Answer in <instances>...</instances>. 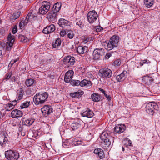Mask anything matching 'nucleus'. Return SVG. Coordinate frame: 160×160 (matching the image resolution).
Listing matches in <instances>:
<instances>
[{
    "mask_svg": "<svg viewBox=\"0 0 160 160\" xmlns=\"http://www.w3.org/2000/svg\"><path fill=\"white\" fill-rule=\"evenodd\" d=\"M111 133V132L105 131L103 132L100 135V138L103 141L102 144L104 149H107L111 144V140L112 138Z\"/></svg>",
    "mask_w": 160,
    "mask_h": 160,
    "instance_id": "nucleus-1",
    "label": "nucleus"
},
{
    "mask_svg": "<svg viewBox=\"0 0 160 160\" xmlns=\"http://www.w3.org/2000/svg\"><path fill=\"white\" fill-rule=\"evenodd\" d=\"M48 97V95L47 92H39L34 96L33 102L36 105H41L46 101Z\"/></svg>",
    "mask_w": 160,
    "mask_h": 160,
    "instance_id": "nucleus-2",
    "label": "nucleus"
},
{
    "mask_svg": "<svg viewBox=\"0 0 160 160\" xmlns=\"http://www.w3.org/2000/svg\"><path fill=\"white\" fill-rule=\"evenodd\" d=\"M4 154L6 158L8 160H17L20 156L19 153L14 150H8L5 151Z\"/></svg>",
    "mask_w": 160,
    "mask_h": 160,
    "instance_id": "nucleus-3",
    "label": "nucleus"
},
{
    "mask_svg": "<svg viewBox=\"0 0 160 160\" xmlns=\"http://www.w3.org/2000/svg\"><path fill=\"white\" fill-rule=\"evenodd\" d=\"M98 74L100 77L105 78H110L112 75V71L108 68H102L99 70Z\"/></svg>",
    "mask_w": 160,
    "mask_h": 160,
    "instance_id": "nucleus-4",
    "label": "nucleus"
},
{
    "mask_svg": "<svg viewBox=\"0 0 160 160\" xmlns=\"http://www.w3.org/2000/svg\"><path fill=\"white\" fill-rule=\"evenodd\" d=\"M158 105L154 102H150L147 104L145 108L147 113L151 115L153 114L154 110H158Z\"/></svg>",
    "mask_w": 160,
    "mask_h": 160,
    "instance_id": "nucleus-5",
    "label": "nucleus"
},
{
    "mask_svg": "<svg viewBox=\"0 0 160 160\" xmlns=\"http://www.w3.org/2000/svg\"><path fill=\"white\" fill-rule=\"evenodd\" d=\"M75 58L73 56H68L65 57L63 59V64L66 68L70 67L73 65L75 61Z\"/></svg>",
    "mask_w": 160,
    "mask_h": 160,
    "instance_id": "nucleus-6",
    "label": "nucleus"
},
{
    "mask_svg": "<svg viewBox=\"0 0 160 160\" xmlns=\"http://www.w3.org/2000/svg\"><path fill=\"white\" fill-rule=\"evenodd\" d=\"M50 7V3L49 2L47 1L43 2L39 8V13L42 15L45 14L49 10Z\"/></svg>",
    "mask_w": 160,
    "mask_h": 160,
    "instance_id": "nucleus-7",
    "label": "nucleus"
},
{
    "mask_svg": "<svg viewBox=\"0 0 160 160\" xmlns=\"http://www.w3.org/2000/svg\"><path fill=\"white\" fill-rule=\"evenodd\" d=\"M98 16L95 10H93L89 11L87 15L88 22L90 23H92L95 22L97 19Z\"/></svg>",
    "mask_w": 160,
    "mask_h": 160,
    "instance_id": "nucleus-8",
    "label": "nucleus"
},
{
    "mask_svg": "<svg viewBox=\"0 0 160 160\" xmlns=\"http://www.w3.org/2000/svg\"><path fill=\"white\" fill-rule=\"evenodd\" d=\"M105 53L104 49L102 48H96L94 50L92 55L94 60H98L100 58L101 56L104 55Z\"/></svg>",
    "mask_w": 160,
    "mask_h": 160,
    "instance_id": "nucleus-9",
    "label": "nucleus"
},
{
    "mask_svg": "<svg viewBox=\"0 0 160 160\" xmlns=\"http://www.w3.org/2000/svg\"><path fill=\"white\" fill-rule=\"evenodd\" d=\"M15 36L11 34L10 33L7 38V40L8 41L7 43L6 50L7 51H10L11 50V48L13 45V43L15 41Z\"/></svg>",
    "mask_w": 160,
    "mask_h": 160,
    "instance_id": "nucleus-10",
    "label": "nucleus"
},
{
    "mask_svg": "<svg viewBox=\"0 0 160 160\" xmlns=\"http://www.w3.org/2000/svg\"><path fill=\"white\" fill-rule=\"evenodd\" d=\"M41 110L43 114L47 117L46 115H49L52 112L53 109L51 106L45 105L41 109Z\"/></svg>",
    "mask_w": 160,
    "mask_h": 160,
    "instance_id": "nucleus-11",
    "label": "nucleus"
},
{
    "mask_svg": "<svg viewBox=\"0 0 160 160\" xmlns=\"http://www.w3.org/2000/svg\"><path fill=\"white\" fill-rule=\"evenodd\" d=\"M125 128L126 127L124 125L118 124L114 128V132L115 133L120 134L124 131Z\"/></svg>",
    "mask_w": 160,
    "mask_h": 160,
    "instance_id": "nucleus-12",
    "label": "nucleus"
},
{
    "mask_svg": "<svg viewBox=\"0 0 160 160\" xmlns=\"http://www.w3.org/2000/svg\"><path fill=\"white\" fill-rule=\"evenodd\" d=\"M74 72L72 70H69L65 74L64 80L66 82H69L72 79L73 76Z\"/></svg>",
    "mask_w": 160,
    "mask_h": 160,
    "instance_id": "nucleus-13",
    "label": "nucleus"
},
{
    "mask_svg": "<svg viewBox=\"0 0 160 160\" xmlns=\"http://www.w3.org/2000/svg\"><path fill=\"white\" fill-rule=\"evenodd\" d=\"M55 30V27L54 25L51 24L47 26L43 30V32L45 34H48L52 32Z\"/></svg>",
    "mask_w": 160,
    "mask_h": 160,
    "instance_id": "nucleus-14",
    "label": "nucleus"
},
{
    "mask_svg": "<svg viewBox=\"0 0 160 160\" xmlns=\"http://www.w3.org/2000/svg\"><path fill=\"white\" fill-rule=\"evenodd\" d=\"M127 73L128 72L126 71H123L120 74L116 76V80L118 82L123 81L126 78Z\"/></svg>",
    "mask_w": 160,
    "mask_h": 160,
    "instance_id": "nucleus-15",
    "label": "nucleus"
},
{
    "mask_svg": "<svg viewBox=\"0 0 160 160\" xmlns=\"http://www.w3.org/2000/svg\"><path fill=\"white\" fill-rule=\"evenodd\" d=\"M48 19L50 21H55L57 17V13L50 10L48 14Z\"/></svg>",
    "mask_w": 160,
    "mask_h": 160,
    "instance_id": "nucleus-16",
    "label": "nucleus"
},
{
    "mask_svg": "<svg viewBox=\"0 0 160 160\" xmlns=\"http://www.w3.org/2000/svg\"><path fill=\"white\" fill-rule=\"evenodd\" d=\"M81 114L82 116L86 117L89 118L92 117L94 115L93 112L88 108Z\"/></svg>",
    "mask_w": 160,
    "mask_h": 160,
    "instance_id": "nucleus-17",
    "label": "nucleus"
},
{
    "mask_svg": "<svg viewBox=\"0 0 160 160\" xmlns=\"http://www.w3.org/2000/svg\"><path fill=\"white\" fill-rule=\"evenodd\" d=\"M102 46L107 50H111L115 47L110 40L104 42L102 43Z\"/></svg>",
    "mask_w": 160,
    "mask_h": 160,
    "instance_id": "nucleus-18",
    "label": "nucleus"
},
{
    "mask_svg": "<svg viewBox=\"0 0 160 160\" xmlns=\"http://www.w3.org/2000/svg\"><path fill=\"white\" fill-rule=\"evenodd\" d=\"M22 115V112L20 110L17 109L13 110L11 113V116L13 118L21 117Z\"/></svg>",
    "mask_w": 160,
    "mask_h": 160,
    "instance_id": "nucleus-19",
    "label": "nucleus"
},
{
    "mask_svg": "<svg viewBox=\"0 0 160 160\" xmlns=\"http://www.w3.org/2000/svg\"><path fill=\"white\" fill-rule=\"evenodd\" d=\"M58 23L59 26L62 28H64L65 26L70 25V23L69 21L63 18L60 19L59 20Z\"/></svg>",
    "mask_w": 160,
    "mask_h": 160,
    "instance_id": "nucleus-20",
    "label": "nucleus"
},
{
    "mask_svg": "<svg viewBox=\"0 0 160 160\" xmlns=\"http://www.w3.org/2000/svg\"><path fill=\"white\" fill-rule=\"evenodd\" d=\"M8 141L7 138L4 135L0 136V144L2 147H5Z\"/></svg>",
    "mask_w": 160,
    "mask_h": 160,
    "instance_id": "nucleus-21",
    "label": "nucleus"
},
{
    "mask_svg": "<svg viewBox=\"0 0 160 160\" xmlns=\"http://www.w3.org/2000/svg\"><path fill=\"white\" fill-rule=\"evenodd\" d=\"M119 37L116 35L112 36L110 39V41L115 47H117L119 42Z\"/></svg>",
    "mask_w": 160,
    "mask_h": 160,
    "instance_id": "nucleus-22",
    "label": "nucleus"
},
{
    "mask_svg": "<svg viewBox=\"0 0 160 160\" xmlns=\"http://www.w3.org/2000/svg\"><path fill=\"white\" fill-rule=\"evenodd\" d=\"M92 85V82L90 80H87L86 79H84L81 81H80V86L81 87L85 86L87 87H91Z\"/></svg>",
    "mask_w": 160,
    "mask_h": 160,
    "instance_id": "nucleus-23",
    "label": "nucleus"
},
{
    "mask_svg": "<svg viewBox=\"0 0 160 160\" xmlns=\"http://www.w3.org/2000/svg\"><path fill=\"white\" fill-rule=\"evenodd\" d=\"M88 50V48L86 46H79L77 48V51L78 53L83 54L86 52Z\"/></svg>",
    "mask_w": 160,
    "mask_h": 160,
    "instance_id": "nucleus-24",
    "label": "nucleus"
},
{
    "mask_svg": "<svg viewBox=\"0 0 160 160\" xmlns=\"http://www.w3.org/2000/svg\"><path fill=\"white\" fill-rule=\"evenodd\" d=\"M61 7V2H58L55 3L53 6L52 8L51 9V10L58 13Z\"/></svg>",
    "mask_w": 160,
    "mask_h": 160,
    "instance_id": "nucleus-25",
    "label": "nucleus"
},
{
    "mask_svg": "<svg viewBox=\"0 0 160 160\" xmlns=\"http://www.w3.org/2000/svg\"><path fill=\"white\" fill-rule=\"evenodd\" d=\"M83 94V91L79 90L77 92L70 93V95L72 97L78 98L81 97Z\"/></svg>",
    "mask_w": 160,
    "mask_h": 160,
    "instance_id": "nucleus-26",
    "label": "nucleus"
},
{
    "mask_svg": "<svg viewBox=\"0 0 160 160\" xmlns=\"http://www.w3.org/2000/svg\"><path fill=\"white\" fill-rule=\"evenodd\" d=\"M34 120V119L31 118L26 119H23L22 120L23 124L26 126H29L33 123Z\"/></svg>",
    "mask_w": 160,
    "mask_h": 160,
    "instance_id": "nucleus-27",
    "label": "nucleus"
},
{
    "mask_svg": "<svg viewBox=\"0 0 160 160\" xmlns=\"http://www.w3.org/2000/svg\"><path fill=\"white\" fill-rule=\"evenodd\" d=\"M23 93V90L21 88H20L19 92L17 94L18 97L16 98V99L15 100L16 102H19V101L22 99L23 96L24 95Z\"/></svg>",
    "mask_w": 160,
    "mask_h": 160,
    "instance_id": "nucleus-28",
    "label": "nucleus"
},
{
    "mask_svg": "<svg viewBox=\"0 0 160 160\" xmlns=\"http://www.w3.org/2000/svg\"><path fill=\"white\" fill-rule=\"evenodd\" d=\"M91 98L92 101L95 102H98L101 99L100 96L98 93H94L91 95Z\"/></svg>",
    "mask_w": 160,
    "mask_h": 160,
    "instance_id": "nucleus-29",
    "label": "nucleus"
},
{
    "mask_svg": "<svg viewBox=\"0 0 160 160\" xmlns=\"http://www.w3.org/2000/svg\"><path fill=\"white\" fill-rule=\"evenodd\" d=\"M154 0H144V4L148 8L151 7L154 4Z\"/></svg>",
    "mask_w": 160,
    "mask_h": 160,
    "instance_id": "nucleus-30",
    "label": "nucleus"
},
{
    "mask_svg": "<svg viewBox=\"0 0 160 160\" xmlns=\"http://www.w3.org/2000/svg\"><path fill=\"white\" fill-rule=\"evenodd\" d=\"M143 80L145 82L148 84H151L153 81V79L152 77L148 76H144Z\"/></svg>",
    "mask_w": 160,
    "mask_h": 160,
    "instance_id": "nucleus-31",
    "label": "nucleus"
},
{
    "mask_svg": "<svg viewBox=\"0 0 160 160\" xmlns=\"http://www.w3.org/2000/svg\"><path fill=\"white\" fill-rule=\"evenodd\" d=\"M61 41L60 38H57L55 40V42L52 43V46L53 48H57L61 45Z\"/></svg>",
    "mask_w": 160,
    "mask_h": 160,
    "instance_id": "nucleus-32",
    "label": "nucleus"
},
{
    "mask_svg": "<svg viewBox=\"0 0 160 160\" xmlns=\"http://www.w3.org/2000/svg\"><path fill=\"white\" fill-rule=\"evenodd\" d=\"M35 82V81L33 79H28L26 80L25 83L28 87H30Z\"/></svg>",
    "mask_w": 160,
    "mask_h": 160,
    "instance_id": "nucleus-33",
    "label": "nucleus"
},
{
    "mask_svg": "<svg viewBox=\"0 0 160 160\" xmlns=\"http://www.w3.org/2000/svg\"><path fill=\"white\" fill-rule=\"evenodd\" d=\"M21 12L18 11L14 13L12 16L10 17V19L11 20H15L18 18L20 16Z\"/></svg>",
    "mask_w": 160,
    "mask_h": 160,
    "instance_id": "nucleus-34",
    "label": "nucleus"
},
{
    "mask_svg": "<svg viewBox=\"0 0 160 160\" xmlns=\"http://www.w3.org/2000/svg\"><path fill=\"white\" fill-rule=\"evenodd\" d=\"M18 102H16L15 100L13 101L12 102V103H9L8 104L7 107V109L8 111H10L13 109L14 107V106Z\"/></svg>",
    "mask_w": 160,
    "mask_h": 160,
    "instance_id": "nucleus-35",
    "label": "nucleus"
},
{
    "mask_svg": "<svg viewBox=\"0 0 160 160\" xmlns=\"http://www.w3.org/2000/svg\"><path fill=\"white\" fill-rule=\"evenodd\" d=\"M151 63V62L148 59H144L141 60L139 64L141 67L143 66L145 64H146L149 66Z\"/></svg>",
    "mask_w": 160,
    "mask_h": 160,
    "instance_id": "nucleus-36",
    "label": "nucleus"
},
{
    "mask_svg": "<svg viewBox=\"0 0 160 160\" xmlns=\"http://www.w3.org/2000/svg\"><path fill=\"white\" fill-rule=\"evenodd\" d=\"M80 126V125L78 122L72 123L71 125V127L73 130L77 129Z\"/></svg>",
    "mask_w": 160,
    "mask_h": 160,
    "instance_id": "nucleus-37",
    "label": "nucleus"
},
{
    "mask_svg": "<svg viewBox=\"0 0 160 160\" xmlns=\"http://www.w3.org/2000/svg\"><path fill=\"white\" fill-rule=\"evenodd\" d=\"M34 17L35 16L33 14H32V13H29L26 16L25 20H27L28 23L31 20L34 18Z\"/></svg>",
    "mask_w": 160,
    "mask_h": 160,
    "instance_id": "nucleus-38",
    "label": "nucleus"
},
{
    "mask_svg": "<svg viewBox=\"0 0 160 160\" xmlns=\"http://www.w3.org/2000/svg\"><path fill=\"white\" fill-rule=\"evenodd\" d=\"M70 84L73 86H80V81L77 80H72L70 82Z\"/></svg>",
    "mask_w": 160,
    "mask_h": 160,
    "instance_id": "nucleus-39",
    "label": "nucleus"
},
{
    "mask_svg": "<svg viewBox=\"0 0 160 160\" xmlns=\"http://www.w3.org/2000/svg\"><path fill=\"white\" fill-rule=\"evenodd\" d=\"M67 35L68 38L70 39H72L74 35L73 32L71 30H67Z\"/></svg>",
    "mask_w": 160,
    "mask_h": 160,
    "instance_id": "nucleus-40",
    "label": "nucleus"
},
{
    "mask_svg": "<svg viewBox=\"0 0 160 160\" xmlns=\"http://www.w3.org/2000/svg\"><path fill=\"white\" fill-rule=\"evenodd\" d=\"M18 38L21 39V42H22L24 43L28 41V38L22 35H18Z\"/></svg>",
    "mask_w": 160,
    "mask_h": 160,
    "instance_id": "nucleus-41",
    "label": "nucleus"
},
{
    "mask_svg": "<svg viewBox=\"0 0 160 160\" xmlns=\"http://www.w3.org/2000/svg\"><path fill=\"white\" fill-rule=\"evenodd\" d=\"M28 23L27 20H26L25 19L23 21H21L19 23L20 28L21 29H22L24 27L27 25Z\"/></svg>",
    "mask_w": 160,
    "mask_h": 160,
    "instance_id": "nucleus-42",
    "label": "nucleus"
},
{
    "mask_svg": "<svg viewBox=\"0 0 160 160\" xmlns=\"http://www.w3.org/2000/svg\"><path fill=\"white\" fill-rule=\"evenodd\" d=\"M76 25H78L80 28H82L84 26V23L81 20L78 21L76 22Z\"/></svg>",
    "mask_w": 160,
    "mask_h": 160,
    "instance_id": "nucleus-43",
    "label": "nucleus"
},
{
    "mask_svg": "<svg viewBox=\"0 0 160 160\" xmlns=\"http://www.w3.org/2000/svg\"><path fill=\"white\" fill-rule=\"evenodd\" d=\"M121 64V60L119 59H117L115 60L112 63V65L115 67L120 66Z\"/></svg>",
    "mask_w": 160,
    "mask_h": 160,
    "instance_id": "nucleus-44",
    "label": "nucleus"
},
{
    "mask_svg": "<svg viewBox=\"0 0 160 160\" xmlns=\"http://www.w3.org/2000/svg\"><path fill=\"white\" fill-rule=\"evenodd\" d=\"M30 103V101L26 102H24L22 103V105L21 106V107L22 108H27L29 106Z\"/></svg>",
    "mask_w": 160,
    "mask_h": 160,
    "instance_id": "nucleus-45",
    "label": "nucleus"
},
{
    "mask_svg": "<svg viewBox=\"0 0 160 160\" xmlns=\"http://www.w3.org/2000/svg\"><path fill=\"white\" fill-rule=\"evenodd\" d=\"M124 142H125L124 144L126 146H131L132 145L131 141L130 140H126L124 141Z\"/></svg>",
    "mask_w": 160,
    "mask_h": 160,
    "instance_id": "nucleus-46",
    "label": "nucleus"
},
{
    "mask_svg": "<svg viewBox=\"0 0 160 160\" xmlns=\"http://www.w3.org/2000/svg\"><path fill=\"white\" fill-rule=\"evenodd\" d=\"M100 153H99L98 156L99 157L100 159H102L104 157V155L103 150H102L100 151Z\"/></svg>",
    "mask_w": 160,
    "mask_h": 160,
    "instance_id": "nucleus-47",
    "label": "nucleus"
},
{
    "mask_svg": "<svg viewBox=\"0 0 160 160\" xmlns=\"http://www.w3.org/2000/svg\"><path fill=\"white\" fill-rule=\"evenodd\" d=\"M127 156L128 158H131V160H138L137 157L134 155H128Z\"/></svg>",
    "mask_w": 160,
    "mask_h": 160,
    "instance_id": "nucleus-48",
    "label": "nucleus"
},
{
    "mask_svg": "<svg viewBox=\"0 0 160 160\" xmlns=\"http://www.w3.org/2000/svg\"><path fill=\"white\" fill-rule=\"evenodd\" d=\"M67 30H66V31H65L64 30H61L60 33V36L62 37L64 36L66 34H67Z\"/></svg>",
    "mask_w": 160,
    "mask_h": 160,
    "instance_id": "nucleus-49",
    "label": "nucleus"
},
{
    "mask_svg": "<svg viewBox=\"0 0 160 160\" xmlns=\"http://www.w3.org/2000/svg\"><path fill=\"white\" fill-rule=\"evenodd\" d=\"M102 149L100 148H98L95 149L94 151V153L96 154H98V156L100 153V151L102 150Z\"/></svg>",
    "mask_w": 160,
    "mask_h": 160,
    "instance_id": "nucleus-50",
    "label": "nucleus"
},
{
    "mask_svg": "<svg viewBox=\"0 0 160 160\" xmlns=\"http://www.w3.org/2000/svg\"><path fill=\"white\" fill-rule=\"evenodd\" d=\"M12 72H10L5 75V78L6 79H8L12 75Z\"/></svg>",
    "mask_w": 160,
    "mask_h": 160,
    "instance_id": "nucleus-51",
    "label": "nucleus"
},
{
    "mask_svg": "<svg viewBox=\"0 0 160 160\" xmlns=\"http://www.w3.org/2000/svg\"><path fill=\"white\" fill-rule=\"evenodd\" d=\"M17 31V27L16 25L12 29V32L13 34L16 33Z\"/></svg>",
    "mask_w": 160,
    "mask_h": 160,
    "instance_id": "nucleus-52",
    "label": "nucleus"
},
{
    "mask_svg": "<svg viewBox=\"0 0 160 160\" xmlns=\"http://www.w3.org/2000/svg\"><path fill=\"white\" fill-rule=\"evenodd\" d=\"M112 54V53L110 52L109 53H107L105 56V58L107 59H108L110 57H111Z\"/></svg>",
    "mask_w": 160,
    "mask_h": 160,
    "instance_id": "nucleus-53",
    "label": "nucleus"
},
{
    "mask_svg": "<svg viewBox=\"0 0 160 160\" xmlns=\"http://www.w3.org/2000/svg\"><path fill=\"white\" fill-rule=\"evenodd\" d=\"M105 96L108 99V101H110L111 100V97L110 95H108L106 93H105L104 94Z\"/></svg>",
    "mask_w": 160,
    "mask_h": 160,
    "instance_id": "nucleus-54",
    "label": "nucleus"
},
{
    "mask_svg": "<svg viewBox=\"0 0 160 160\" xmlns=\"http://www.w3.org/2000/svg\"><path fill=\"white\" fill-rule=\"evenodd\" d=\"M102 29V28L101 27L99 26L97 27L96 29V31L97 32H100Z\"/></svg>",
    "mask_w": 160,
    "mask_h": 160,
    "instance_id": "nucleus-55",
    "label": "nucleus"
},
{
    "mask_svg": "<svg viewBox=\"0 0 160 160\" xmlns=\"http://www.w3.org/2000/svg\"><path fill=\"white\" fill-rule=\"evenodd\" d=\"M19 59V58H18L16 59L12 60L10 62H11L12 64H13L14 63L16 62L17 61H18Z\"/></svg>",
    "mask_w": 160,
    "mask_h": 160,
    "instance_id": "nucleus-56",
    "label": "nucleus"
},
{
    "mask_svg": "<svg viewBox=\"0 0 160 160\" xmlns=\"http://www.w3.org/2000/svg\"><path fill=\"white\" fill-rule=\"evenodd\" d=\"M69 146L68 143L64 142L63 143V146L65 148H66L67 146Z\"/></svg>",
    "mask_w": 160,
    "mask_h": 160,
    "instance_id": "nucleus-57",
    "label": "nucleus"
},
{
    "mask_svg": "<svg viewBox=\"0 0 160 160\" xmlns=\"http://www.w3.org/2000/svg\"><path fill=\"white\" fill-rule=\"evenodd\" d=\"M27 92L28 93L29 92V94L31 95H33L34 93L32 91H31L30 90H27Z\"/></svg>",
    "mask_w": 160,
    "mask_h": 160,
    "instance_id": "nucleus-58",
    "label": "nucleus"
},
{
    "mask_svg": "<svg viewBox=\"0 0 160 160\" xmlns=\"http://www.w3.org/2000/svg\"><path fill=\"white\" fill-rule=\"evenodd\" d=\"M99 90L101 92L103 93L104 94L105 93V91L103 89L101 88H99Z\"/></svg>",
    "mask_w": 160,
    "mask_h": 160,
    "instance_id": "nucleus-59",
    "label": "nucleus"
},
{
    "mask_svg": "<svg viewBox=\"0 0 160 160\" xmlns=\"http://www.w3.org/2000/svg\"><path fill=\"white\" fill-rule=\"evenodd\" d=\"M34 137H35L36 139L38 138L39 137V136L38 133H37L36 134H34Z\"/></svg>",
    "mask_w": 160,
    "mask_h": 160,
    "instance_id": "nucleus-60",
    "label": "nucleus"
},
{
    "mask_svg": "<svg viewBox=\"0 0 160 160\" xmlns=\"http://www.w3.org/2000/svg\"><path fill=\"white\" fill-rule=\"evenodd\" d=\"M18 130L20 132H21L22 131V127L20 126L19 127Z\"/></svg>",
    "mask_w": 160,
    "mask_h": 160,
    "instance_id": "nucleus-61",
    "label": "nucleus"
},
{
    "mask_svg": "<svg viewBox=\"0 0 160 160\" xmlns=\"http://www.w3.org/2000/svg\"><path fill=\"white\" fill-rule=\"evenodd\" d=\"M13 65V64H12V63H11V62H10L9 63V64L8 65V67H9L10 68H11L12 66Z\"/></svg>",
    "mask_w": 160,
    "mask_h": 160,
    "instance_id": "nucleus-62",
    "label": "nucleus"
},
{
    "mask_svg": "<svg viewBox=\"0 0 160 160\" xmlns=\"http://www.w3.org/2000/svg\"><path fill=\"white\" fill-rule=\"evenodd\" d=\"M3 117V115L2 114L1 112L0 111V119L2 118Z\"/></svg>",
    "mask_w": 160,
    "mask_h": 160,
    "instance_id": "nucleus-63",
    "label": "nucleus"
},
{
    "mask_svg": "<svg viewBox=\"0 0 160 160\" xmlns=\"http://www.w3.org/2000/svg\"><path fill=\"white\" fill-rule=\"evenodd\" d=\"M122 150L123 151H124V150H125V149H124V148L123 147H122Z\"/></svg>",
    "mask_w": 160,
    "mask_h": 160,
    "instance_id": "nucleus-64",
    "label": "nucleus"
}]
</instances>
